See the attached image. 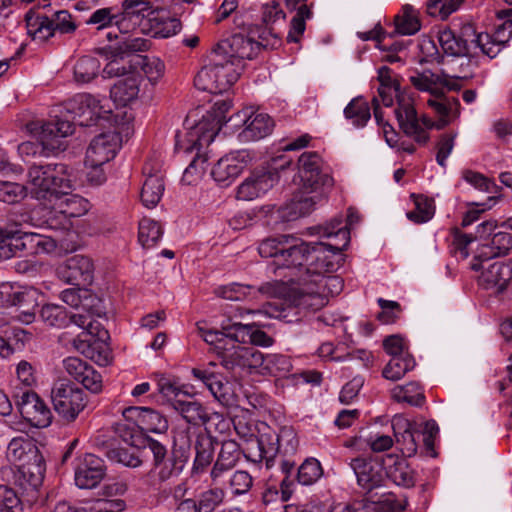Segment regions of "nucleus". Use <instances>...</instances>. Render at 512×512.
<instances>
[{
    "label": "nucleus",
    "instance_id": "58836bf2",
    "mask_svg": "<svg viewBox=\"0 0 512 512\" xmlns=\"http://www.w3.org/2000/svg\"><path fill=\"white\" fill-rule=\"evenodd\" d=\"M129 67L136 70L139 68L151 84H156L164 75L165 65L155 56L135 55L129 60Z\"/></svg>",
    "mask_w": 512,
    "mask_h": 512
},
{
    "label": "nucleus",
    "instance_id": "5fc2aeb1",
    "mask_svg": "<svg viewBox=\"0 0 512 512\" xmlns=\"http://www.w3.org/2000/svg\"><path fill=\"white\" fill-rule=\"evenodd\" d=\"M231 325L222 326V330L205 329L199 327V334L203 340L214 347V351L219 356L220 353L225 350V347L231 342H235L232 337L228 335L230 332Z\"/></svg>",
    "mask_w": 512,
    "mask_h": 512
},
{
    "label": "nucleus",
    "instance_id": "0e129e2a",
    "mask_svg": "<svg viewBox=\"0 0 512 512\" xmlns=\"http://www.w3.org/2000/svg\"><path fill=\"white\" fill-rule=\"evenodd\" d=\"M434 215V206L431 200L423 196L415 199V209L407 212V218L417 224L429 221Z\"/></svg>",
    "mask_w": 512,
    "mask_h": 512
},
{
    "label": "nucleus",
    "instance_id": "f3484780",
    "mask_svg": "<svg viewBox=\"0 0 512 512\" xmlns=\"http://www.w3.org/2000/svg\"><path fill=\"white\" fill-rule=\"evenodd\" d=\"M485 261L476 256L471 264L473 270H483L479 276V284L487 290H494L496 293L503 292L512 279V268L503 262H494L485 267L483 265Z\"/></svg>",
    "mask_w": 512,
    "mask_h": 512
},
{
    "label": "nucleus",
    "instance_id": "a878e982",
    "mask_svg": "<svg viewBox=\"0 0 512 512\" xmlns=\"http://www.w3.org/2000/svg\"><path fill=\"white\" fill-rule=\"evenodd\" d=\"M65 371L80 382L86 389L97 393L102 388L101 375L87 362L78 357H67L63 360Z\"/></svg>",
    "mask_w": 512,
    "mask_h": 512
},
{
    "label": "nucleus",
    "instance_id": "a211bd4d",
    "mask_svg": "<svg viewBox=\"0 0 512 512\" xmlns=\"http://www.w3.org/2000/svg\"><path fill=\"white\" fill-rule=\"evenodd\" d=\"M251 157L247 150L229 153L218 160L211 175L222 186L230 185L250 162Z\"/></svg>",
    "mask_w": 512,
    "mask_h": 512
},
{
    "label": "nucleus",
    "instance_id": "f704fd0d",
    "mask_svg": "<svg viewBox=\"0 0 512 512\" xmlns=\"http://www.w3.org/2000/svg\"><path fill=\"white\" fill-rule=\"evenodd\" d=\"M216 444V439L208 432H201L197 435L194 445L195 459L192 468L193 472H202L211 464Z\"/></svg>",
    "mask_w": 512,
    "mask_h": 512
},
{
    "label": "nucleus",
    "instance_id": "412c9836",
    "mask_svg": "<svg viewBox=\"0 0 512 512\" xmlns=\"http://www.w3.org/2000/svg\"><path fill=\"white\" fill-rule=\"evenodd\" d=\"M249 457L254 462H266V467L273 465L274 459L281 451V444L278 442L277 432L270 427L265 426L259 430V435L255 436L251 442Z\"/></svg>",
    "mask_w": 512,
    "mask_h": 512
},
{
    "label": "nucleus",
    "instance_id": "423d86ee",
    "mask_svg": "<svg viewBox=\"0 0 512 512\" xmlns=\"http://www.w3.org/2000/svg\"><path fill=\"white\" fill-rule=\"evenodd\" d=\"M258 252L263 258H273L277 268H290L303 266L310 249L306 242L293 236L280 235L262 240Z\"/></svg>",
    "mask_w": 512,
    "mask_h": 512
},
{
    "label": "nucleus",
    "instance_id": "aec40b11",
    "mask_svg": "<svg viewBox=\"0 0 512 512\" xmlns=\"http://www.w3.org/2000/svg\"><path fill=\"white\" fill-rule=\"evenodd\" d=\"M68 110L74 115L73 119L80 126H91L97 119L102 117V113H108L101 105V100L87 93L75 95L67 104Z\"/></svg>",
    "mask_w": 512,
    "mask_h": 512
},
{
    "label": "nucleus",
    "instance_id": "6ab92c4d",
    "mask_svg": "<svg viewBox=\"0 0 512 512\" xmlns=\"http://www.w3.org/2000/svg\"><path fill=\"white\" fill-rule=\"evenodd\" d=\"M120 148V137L115 132L96 136L86 151L85 166L105 165L116 156Z\"/></svg>",
    "mask_w": 512,
    "mask_h": 512
},
{
    "label": "nucleus",
    "instance_id": "5701e85b",
    "mask_svg": "<svg viewBox=\"0 0 512 512\" xmlns=\"http://www.w3.org/2000/svg\"><path fill=\"white\" fill-rule=\"evenodd\" d=\"M512 250V219H508L498 226L486 243L481 245L477 258L490 260L496 257L506 256Z\"/></svg>",
    "mask_w": 512,
    "mask_h": 512
},
{
    "label": "nucleus",
    "instance_id": "a19ab883",
    "mask_svg": "<svg viewBox=\"0 0 512 512\" xmlns=\"http://www.w3.org/2000/svg\"><path fill=\"white\" fill-rule=\"evenodd\" d=\"M95 334L81 333L77 338L73 340V347L79 353L83 354L85 357L90 358L95 361L99 365H107L110 361L108 349L105 348L102 351H97V346L99 343L94 341L91 342V339Z\"/></svg>",
    "mask_w": 512,
    "mask_h": 512
},
{
    "label": "nucleus",
    "instance_id": "c756f323",
    "mask_svg": "<svg viewBox=\"0 0 512 512\" xmlns=\"http://www.w3.org/2000/svg\"><path fill=\"white\" fill-rule=\"evenodd\" d=\"M394 436L403 456L412 457L417 453V437L420 435L416 423L405 419H398L393 422Z\"/></svg>",
    "mask_w": 512,
    "mask_h": 512
},
{
    "label": "nucleus",
    "instance_id": "2f4dec72",
    "mask_svg": "<svg viewBox=\"0 0 512 512\" xmlns=\"http://www.w3.org/2000/svg\"><path fill=\"white\" fill-rule=\"evenodd\" d=\"M140 82L141 77L137 73L119 79L110 89L111 99L120 106L132 103L139 96Z\"/></svg>",
    "mask_w": 512,
    "mask_h": 512
},
{
    "label": "nucleus",
    "instance_id": "7ed1b4c3",
    "mask_svg": "<svg viewBox=\"0 0 512 512\" xmlns=\"http://www.w3.org/2000/svg\"><path fill=\"white\" fill-rule=\"evenodd\" d=\"M322 236L331 238L334 242L323 243H307L310 252L304 260V263L309 262L308 267L305 269L300 277H307L308 279L317 278L319 275H327L335 272L340 267L341 252L348 246L350 242V232L347 227L342 226V220L335 218L325 227L321 228Z\"/></svg>",
    "mask_w": 512,
    "mask_h": 512
},
{
    "label": "nucleus",
    "instance_id": "e2e57ef3",
    "mask_svg": "<svg viewBox=\"0 0 512 512\" xmlns=\"http://www.w3.org/2000/svg\"><path fill=\"white\" fill-rule=\"evenodd\" d=\"M310 280L313 282V286L326 296L327 302L329 296L338 295L344 286L342 278L335 275H318L317 278Z\"/></svg>",
    "mask_w": 512,
    "mask_h": 512
},
{
    "label": "nucleus",
    "instance_id": "393cba45",
    "mask_svg": "<svg viewBox=\"0 0 512 512\" xmlns=\"http://www.w3.org/2000/svg\"><path fill=\"white\" fill-rule=\"evenodd\" d=\"M300 288L291 295L290 302L299 311H317L326 304V296L313 286V282L307 277L299 278Z\"/></svg>",
    "mask_w": 512,
    "mask_h": 512
},
{
    "label": "nucleus",
    "instance_id": "c03bdc74",
    "mask_svg": "<svg viewBox=\"0 0 512 512\" xmlns=\"http://www.w3.org/2000/svg\"><path fill=\"white\" fill-rule=\"evenodd\" d=\"M121 14L115 12L114 7L99 8L92 12L89 18L86 20L87 25H94L97 30H103L113 25L117 26L120 32L124 28V19H120Z\"/></svg>",
    "mask_w": 512,
    "mask_h": 512
},
{
    "label": "nucleus",
    "instance_id": "09e8293b",
    "mask_svg": "<svg viewBox=\"0 0 512 512\" xmlns=\"http://www.w3.org/2000/svg\"><path fill=\"white\" fill-rule=\"evenodd\" d=\"M163 235L161 224L154 219L144 217L139 222L138 240L144 248L155 246Z\"/></svg>",
    "mask_w": 512,
    "mask_h": 512
},
{
    "label": "nucleus",
    "instance_id": "4c0bfd02",
    "mask_svg": "<svg viewBox=\"0 0 512 512\" xmlns=\"http://www.w3.org/2000/svg\"><path fill=\"white\" fill-rule=\"evenodd\" d=\"M74 132V124L69 120L55 119L44 123L39 133V141L43 149L54 148L51 143L56 138H63Z\"/></svg>",
    "mask_w": 512,
    "mask_h": 512
},
{
    "label": "nucleus",
    "instance_id": "b1692460",
    "mask_svg": "<svg viewBox=\"0 0 512 512\" xmlns=\"http://www.w3.org/2000/svg\"><path fill=\"white\" fill-rule=\"evenodd\" d=\"M104 475V461L94 454L87 453L75 469V483L81 489H92L100 483Z\"/></svg>",
    "mask_w": 512,
    "mask_h": 512
},
{
    "label": "nucleus",
    "instance_id": "4d7b16f0",
    "mask_svg": "<svg viewBox=\"0 0 512 512\" xmlns=\"http://www.w3.org/2000/svg\"><path fill=\"white\" fill-rule=\"evenodd\" d=\"M193 375L201 380L210 390L212 395L220 402L225 401L226 396V386L222 382L220 376L216 375L212 371L208 369H193Z\"/></svg>",
    "mask_w": 512,
    "mask_h": 512
},
{
    "label": "nucleus",
    "instance_id": "cd10ccee",
    "mask_svg": "<svg viewBox=\"0 0 512 512\" xmlns=\"http://www.w3.org/2000/svg\"><path fill=\"white\" fill-rule=\"evenodd\" d=\"M386 476L397 486L411 488L415 485V473L407 461L395 454L383 458Z\"/></svg>",
    "mask_w": 512,
    "mask_h": 512
},
{
    "label": "nucleus",
    "instance_id": "ddd939ff",
    "mask_svg": "<svg viewBox=\"0 0 512 512\" xmlns=\"http://www.w3.org/2000/svg\"><path fill=\"white\" fill-rule=\"evenodd\" d=\"M279 181L276 168L262 167L255 169L238 187L237 197L241 200H253L266 194Z\"/></svg>",
    "mask_w": 512,
    "mask_h": 512
},
{
    "label": "nucleus",
    "instance_id": "37998d69",
    "mask_svg": "<svg viewBox=\"0 0 512 512\" xmlns=\"http://www.w3.org/2000/svg\"><path fill=\"white\" fill-rule=\"evenodd\" d=\"M164 189L162 175L149 173L142 185L140 193L143 205L147 208L157 206L163 196Z\"/></svg>",
    "mask_w": 512,
    "mask_h": 512
},
{
    "label": "nucleus",
    "instance_id": "dca6fc26",
    "mask_svg": "<svg viewBox=\"0 0 512 512\" xmlns=\"http://www.w3.org/2000/svg\"><path fill=\"white\" fill-rule=\"evenodd\" d=\"M123 418L146 433L162 434L168 430L167 418L159 411L150 407L130 406L122 411Z\"/></svg>",
    "mask_w": 512,
    "mask_h": 512
},
{
    "label": "nucleus",
    "instance_id": "473e14b6",
    "mask_svg": "<svg viewBox=\"0 0 512 512\" xmlns=\"http://www.w3.org/2000/svg\"><path fill=\"white\" fill-rule=\"evenodd\" d=\"M307 0H285L286 7L289 10H296L295 16L291 19L290 30L287 35V41L298 43L306 29V20L312 18L311 8L305 4Z\"/></svg>",
    "mask_w": 512,
    "mask_h": 512
},
{
    "label": "nucleus",
    "instance_id": "de8ad7c7",
    "mask_svg": "<svg viewBox=\"0 0 512 512\" xmlns=\"http://www.w3.org/2000/svg\"><path fill=\"white\" fill-rule=\"evenodd\" d=\"M414 367L415 360L410 354L394 356L384 367L382 375L388 380L397 381Z\"/></svg>",
    "mask_w": 512,
    "mask_h": 512
},
{
    "label": "nucleus",
    "instance_id": "9b49d317",
    "mask_svg": "<svg viewBox=\"0 0 512 512\" xmlns=\"http://www.w3.org/2000/svg\"><path fill=\"white\" fill-rule=\"evenodd\" d=\"M13 398L23 418L32 426L43 428L50 425L52 412L37 393L31 389H25L14 392Z\"/></svg>",
    "mask_w": 512,
    "mask_h": 512
},
{
    "label": "nucleus",
    "instance_id": "49530a36",
    "mask_svg": "<svg viewBox=\"0 0 512 512\" xmlns=\"http://www.w3.org/2000/svg\"><path fill=\"white\" fill-rule=\"evenodd\" d=\"M391 395L395 401L412 406H421L425 400L423 389L417 382L397 385L391 390Z\"/></svg>",
    "mask_w": 512,
    "mask_h": 512
},
{
    "label": "nucleus",
    "instance_id": "c9c22d12",
    "mask_svg": "<svg viewBox=\"0 0 512 512\" xmlns=\"http://www.w3.org/2000/svg\"><path fill=\"white\" fill-rule=\"evenodd\" d=\"M228 335L238 343L250 342L256 346L269 347L273 344V338L266 332L254 329L252 325H244L241 323L231 324Z\"/></svg>",
    "mask_w": 512,
    "mask_h": 512
},
{
    "label": "nucleus",
    "instance_id": "f8f14e48",
    "mask_svg": "<svg viewBox=\"0 0 512 512\" xmlns=\"http://www.w3.org/2000/svg\"><path fill=\"white\" fill-rule=\"evenodd\" d=\"M34 246L49 251L53 244L39 234L22 232L17 227L15 230H0V257L9 258L14 250H27Z\"/></svg>",
    "mask_w": 512,
    "mask_h": 512
},
{
    "label": "nucleus",
    "instance_id": "0eeeda50",
    "mask_svg": "<svg viewBox=\"0 0 512 512\" xmlns=\"http://www.w3.org/2000/svg\"><path fill=\"white\" fill-rule=\"evenodd\" d=\"M242 70L243 65L215 54V59L198 72L194 84L199 90L221 94L238 80Z\"/></svg>",
    "mask_w": 512,
    "mask_h": 512
},
{
    "label": "nucleus",
    "instance_id": "6e6d98bb",
    "mask_svg": "<svg viewBox=\"0 0 512 512\" xmlns=\"http://www.w3.org/2000/svg\"><path fill=\"white\" fill-rule=\"evenodd\" d=\"M42 321L51 327L64 328L69 324L67 310L58 304H45L40 310Z\"/></svg>",
    "mask_w": 512,
    "mask_h": 512
},
{
    "label": "nucleus",
    "instance_id": "7c9ffc66",
    "mask_svg": "<svg viewBox=\"0 0 512 512\" xmlns=\"http://www.w3.org/2000/svg\"><path fill=\"white\" fill-rule=\"evenodd\" d=\"M51 180V201L59 195H67L74 189L76 173L63 163L49 164Z\"/></svg>",
    "mask_w": 512,
    "mask_h": 512
},
{
    "label": "nucleus",
    "instance_id": "13d9d810",
    "mask_svg": "<svg viewBox=\"0 0 512 512\" xmlns=\"http://www.w3.org/2000/svg\"><path fill=\"white\" fill-rule=\"evenodd\" d=\"M225 491L220 487L209 488L195 499L199 512H214L224 501Z\"/></svg>",
    "mask_w": 512,
    "mask_h": 512
},
{
    "label": "nucleus",
    "instance_id": "39448f33",
    "mask_svg": "<svg viewBox=\"0 0 512 512\" xmlns=\"http://www.w3.org/2000/svg\"><path fill=\"white\" fill-rule=\"evenodd\" d=\"M232 106L229 100L215 102L212 110L202 116L186 134V143L176 141L175 149L191 153L194 150L200 151L203 147L209 146L217 136L222 126L227 122L226 113Z\"/></svg>",
    "mask_w": 512,
    "mask_h": 512
},
{
    "label": "nucleus",
    "instance_id": "9d476101",
    "mask_svg": "<svg viewBox=\"0 0 512 512\" xmlns=\"http://www.w3.org/2000/svg\"><path fill=\"white\" fill-rule=\"evenodd\" d=\"M53 210L49 212L48 223L52 228L68 229L70 218L80 217L89 209V203L83 197L72 194L59 195L53 199Z\"/></svg>",
    "mask_w": 512,
    "mask_h": 512
},
{
    "label": "nucleus",
    "instance_id": "864d4df0",
    "mask_svg": "<svg viewBox=\"0 0 512 512\" xmlns=\"http://www.w3.org/2000/svg\"><path fill=\"white\" fill-rule=\"evenodd\" d=\"M344 115L355 127H364L371 118L368 103L363 98H354L344 109Z\"/></svg>",
    "mask_w": 512,
    "mask_h": 512
},
{
    "label": "nucleus",
    "instance_id": "680f3d73",
    "mask_svg": "<svg viewBox=\"0 0 512 512\" xmlns=\"http://www.w3.org/2000/svg\"><path fill=\"white\" fill-rule=\"evenodd\" d=\"M239 344L238 342H231L225 347V350L220 353L221 365L225 369L240 372L242 364V358H240V356L243 355L245 346H240Z\"/></svg>",
    "mask_w": 512,
    "mask_h": 512
},
{
    "label": "nucleus",
    "instance_id": "a18cd8bd",
    "mask_svg": "<svg viewBox=\"0 0 512 512\" xmlns=\"http://www.w3.org/2000/svg\"><path fill=\"white\" fill-rule=\"evenodd\" d=\"M421 28L418 11L410 4L402 7V14L395 17V30L401 35H413Z\"/></svg>",
    "mask_w": 512,
    "mask_h": 512
},
{
    "label": "nucleus",
    "instance_id": "8fccbe9b",
    "mask_svg": "<svg viewBox=\"0 0 512 512\" xmlns=\"http://www.w3.org/2000/svg\"><path fill=\"white\" fill-rule=\"evenodd\" d=\"M292 370V362L289 356L283 354H266L262 371L260 373H268L275 377L284 378Z\"/></svg>",
    "mask_w": 512,
    "mask_h": 512
},
{
    "label": "nucleus",
    "instance_id": "f03ea898",
    "mask_svg": "<svg viewBox=\"0 0 512 512\" xmlns=\"http://www.w3.org/2000/svg\"><path fill=\"white\" fill-rule=\"evenodd\" d=\"M7 461L16 469L13 483L23 493H36L42 485L46 472V463L35 439L28 435L14 437L7 445Z\"/></svg>",
    "mask_w": 512,
    "mask_h": 512
},
{
    "label": "nucleus",
    "instance_id": "c85d7f7f",
    "mask_svg": "<svg viewBox=\"0 0 512 512\" xmlns=\"http://www.w3.org/2000/svg\"><path fill=\"white\" fill-rule=\"evenodd\" d=\"M27 177V192H29L35 199L48 200L51 202V180L49 164L31 166L28 170Z\"/></svg>",
    "mask_w": 512,
    "mask_h": 512
},
{
    "label": "nucleus",
    "instance_id": "603ef678",
    "mask_svg": "<svg viewBox=\"0 0 512 512\" xmlns=\"http://www.w3.org/2000/svg\"><path fill=\"white\" fill-rule=\"evenodd\" d=\"M115 432L126 444L136 448L148 445V440L151 439L146 437L138 425L127 422L125 419L123 423L117 424Z\"/></svg>",
    "mask_w": 512,
    "mask_h": 512
},
{
    "label": "nucleus",
    "instance_id": "774afa93",
    "mask_svg": "<svg viewBox=\"0 0 512 512\" xmlns=\"http://www.w3.org/2000/svg\"><path fill=\"white\" fill-rule=\"evenodd\" d=\"M372 504V509L376 512H402L406 508V500L398 498L393 493L383 494Z\"/></svg>",
    "mask_w": 512,
    "mask_h": 512
},
{
    "label": "nucleus",
    "instance_id": "6e6552de",
    "mask_svg": "<svg viewBox=\"0 0 512 512\" xmlns=\"http://www.w3.org/2000/svg\"><path fill=\"white\" fill-rule=\"evenodd\" d=\"M50 398L54 411L65 422H74L88 403L82 388L67 379L53 383Z\"/></svg>",
    "mask_w": 512,
    "mask_h": 512
},
{
    "label": "nucleus",
    "instance_id": "79ce46f5",
    "mask_svg": "<svg viewBox=\"0 0 512 512\" xmlns=\"http://www.w3.org/2000/svg\"><path fill=\"white\" fill-rule=\"evenodd\" d=\"M505 43L506 38L501 31H496L493 35L479 33L471 39V48H478L484 55L492 59L499 54Z\"/></svg>",
    "mask_w": 512,
    "mask_h": 512
},
{
    "label": "nucleus",
    "instance_id": "2eb2a0df",
    "mask_svg": "<svg viewBox=\"0 0 512 512\" xmlns=\"http://www.w3.org/2000/svg\"><path fill=\"white\" fill-rule=\"evenodd\" d=\"M57 276L72 285H90L94 278L93 261L84 255H73L58 266Z\"/></svg>",
    "mask_w": 512,
    "mask_h": 512
},
{
    "label": "nucleus",
    "instance_id": "3c124183",
    "mask_svg": "<svg viewBox=\"0 0 512 512\" xmlns=\"http://www.w3.org/2000/svg\"><path fill=\"white\" fill-rule=\"evenodd\" d=\"M100 69L101 64L97 58L83 56L75 64L74 78L78 83H89L99 75Z\"/></svg>",
    "mask_w": 512,
    "mask_h": 512
},
{
    "label": "nucleus",
    "instance_id": "e433bc0d",
    "mask_svg": "<svg viewBox=\"0 0 512 512\" xmlns=\"http://www.w3.org/2000/svg\"><path fill=\"white\" fill-rule=\"evenodd\" d=\"M172 406L188 423L192 425H206L210 421V415L207 409L198 401H186L175 398L172 402Z\"/></svg>",
    "mask_w": 512,
    "mask_h": 512
},
{
    "label": "nucleus",
    "instance_id": "bb28decb",
    "mask_svg": "<svg viewBox=\"0 0 512 512\" xmlns=\"http://www.w3.org/2000/svg\"><path fill=\"white\" fill-rule=\"evenodd\" d=\"M246 118L244 121V128L238 134V138L242 142L257 141L268 136L273 129V121L269 115L264 113H249L247 110L243 111Z\"/></svg>",
    "mask_w": 512,
    "mask_h": 512
},
{
    "label": "nucleus",
    "instance_id": "ea45409f",
    "mask_svg": "<svg viewBox=\"0 0 512 512\" xmlns=\"http://www.w3.org/2000/svg\"><path fill=\"white\" fill-rule=\"evenodd\" d=\"M438 41L443 52L449 56H464L471 51V41L457 36L449 28L439 30Z\"/></svg>",
    "mask_w": 512,
    "mask_h": 512
},
{
    "label": "nucleus",
    "instance_id": "338daca9",
    "mask_svg": "<svg viewBox=\"0 0 512 512\" xmlns=\"http://www.w3.org/2000/svg\"><path fill=\"white\" fill-rule=\"evenodd\" d=\"M26 186L8 181H0V201L14 204L21 201L27 195Z\"/></svg>",
    "mask_w": 512,
    "mask_h": 512
},
{
    "label": "nucleus",
    "instance_id": "69168bd1",
    "mask_svg": "<svg viewBox=\"0 0 512 512\" xmlns=\"http://www.w3.org/2000/svg\"><path fill=\"white\" fill-rule=\"evenodd\" d=\"M463 0H428L426 3L427 13L433 17L446 19L455 12Z\"/></svg>",
    "mask_w": 512,
    "mask_h": 512
},
{
    "label": "nucleus",
    "instance_id": "20e7f679",
    "mask_svg": "<svg viewBox=\"0 0 512 512\" xmlns=\"http://www.w3.org/2000/svg\"><path fill=\"white\" fill-rule=\"evenodd\" d=\"M322 159L317 152H304L298 159V174L302 183L301 195L292 198L291 205L295 214H308L320 197L321 188H331L333 178L321 170Z\"/></svg>",
    "mask_w": 512,
    "mask_h": 512
},
{
    "label": "nucleus",
    "instance_id": "72a5a7b5",
    "mask_svg": "<svg viewBox=\"0 0 512 512\" xmlns=\"http://www.w3.org/2000/svg\"><path fill=\"white\" fill-rule=\"evenodd\" d=\"M28 35L34 40L45 42L54 36L51 18L35 9H30L25 15Z\"/></svg>",
    "mask_w": 512,
    "mask_h": 512
},
{
    "label": "nucleus",
    "instance_id": "f257e3e1",
    "mask_svg": "<svg viewBox=\"0 0 512 512\" xmlns=\"http://www.w3.org/2000/svg\"><path fill=\"white\" fill-rule=\"evenodd\" d=\"M410 82L417 90L429 93L426 103L437 116V120L434 121L425 114L418 116L413 98L407 93L398 95V107L395 108L394 113L403 133L417 144L426 145L430 138L429 130L434 128L441 130L459 118L461 107L459 99L447 96L443 92L444 86L450 90H458L459 86L448 83L446 77L429 70L410 76Z\"/></svg>",
    "mask_w": 512,
    "mask_h": 512
},
{
    "label": "nucleus",
    "instance_id": "1a4fd4ad",
    "mask_svg": "<svg viewBox=\"0 0 512 512\" xmlns=\"http://www.w3.org/2000/svg\"><path fill=\"white\" fill-rule=\"evenodd\" d=\"M148 448L153 457V470L160 483L168 482L183 472L187 458L179 451H168L165 445L155 439L148 440Z\"/></svg>",
    "mask_w": 512,
    "mask_h": 512
},
{
    "label": "nucleus",
    "instance_id": "4468645a",
    "mask_svg": "<svg viewBox=\"0 0 512 512\" xmlns=\"http://www.w3.org/2000/svg\"><path fill=\"white\" fill-rule=\"evenodd\" d=\"M353 471L357 485L366 493L383 486L385 475L383 464L372 458L355 457L348 462Z\"/></svg>",
    "mask_w": 512,
    "mask_h": 512
},
{
    "label": "nucleus",
    "instance_id": "052dcab7",
    "mask_svg": "<svg viewBox=\"0 0 512 512\" xmlns=\"http://www.w3.org/2000/svg\"><path fill=\"white\" fill-rule=\"evenodd\" d=\"M323 474L320 462L315 458L306 459L297 469L296 479L301 485H312Z\"/></svg>",
    "mask_w": 512,
    "mask_h": 512
},
{
    "label": "nucleus",
    "instance_id": "bf43d9fd",
    "mask_svg": "<svg viewBox=\"0 0 512 512\" xmlns=\"http://www.w3.org/2000/svg\"><path fill=\"white\" fill-rule=\"evenodd\" d=\"M29 293L20 286L10 283H0V306H21L26 303Z\"/></svg>",
    "mask_w": 512,
    "mask_h": 512
},
{
    "label": "nucleus",
    "instance_id": "4be33fe9",
    "mask_svg": "<svg viewBox=\"0 0 512 512\" xmlns=\"http://www.w3.org/2000/svg\"><path fill=\"white\" fill-rule=\"evenodd\" d=\"M260 48V44L242 34H235L229 40L223 41L214 49L217 56L226 57L243 65V60L252 59Z\"/></svg>",
    "mask_w": 512,
    "mask_h": 512
}]
</instances>
